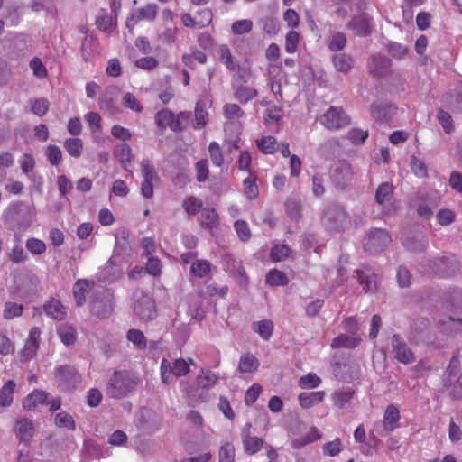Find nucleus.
I'll list each match as a JSON object with an SVG mask.
<instances>
[{
	"label": "nucleus",
	"instance_id": "f257e3e1",
	"mask_svg": "<svg viewBox=\"0 0 462 462\" xmlns=\"http://www.w3.org/2000/svg\"><path fill=\"white\" fill-rule=\"evenodd\" d=\"M137 385L136 378L127 371H115L106 385L108 397L121 399L132 393Z\"/></svg>",
	"mask_w": 462,
	"mask_h": 462
},
{
	"label": "nucleus",
	"instance_id": "f03ea898",
	"mask_svg": "<svg viewBox=\"0 0 462 462\" xmlns=\"http://www.w3.org/2000/svg\"><path fill=\"white\" fill-rule=\"evenodd\" d=\"M194 360L189 358L185 360L183 358H177L173 361H169L163 358L161 363V378L162 381L168 384L170 383L171 374L176 377H181L189 372V365H194Z\"/></svg>",
	"mask_w": 462,
	"mask_h": 462
},
{
	"label": "nucleus",
	"instance_id": "7ed1b4c3",
	"mask_svg": "<svg viewBox=\"0 0 462 462\" xmlns=\"http://www.w3.org/2000/svg\"><path fill=\"white\" fill-rule=\"evenodd\" d=\"M391 241V236L385 229L372 228L364 238V248L371 254H377L383 251Z\"/></svg>",
	"mask_w": 462,
	"mask_h": 462
},
{
	"label": "nucleus",
	"instance_id": "20e7f679",
	"mask_svg": "<svg viewBox=\"0 0 462 462\" xmlns=\"http://www.w3.org/2000/svg\"><path fill=\"white\" fill-rule=\"evenodd\" d=\"M323 221L328 228L340 231L349 225L350 217L343 207L332 205L325 210Z\"/></svg>",
	"mask_w": 462,
	"mask_h": 462
},
{
	"label": "nucleus",
	"instance_id": "39448f33",
	"mask_svg": "<svg viewBox=\"0 0 462 462\" xmlns=\"http://www.w3.org/2000/svg\"><path fill=\"white\" fill-rule=\"evenodd\" d=\"M114 295L108 290L97 293L90 304L91 313L100 319L108 318L114 311Z\"/></svg>",
	"mask_w": 462,
	"mask_h": 462
},
{
	"label": "nucleus",
	"instance_id": "423d86ee",
	"mask_svg": "<svg viewBox=\"0 0 462 462\" xmlns=\"http://www.w3.org/2000/svg\"><path fill=\"white\" fill-rule=\"evenodd\" d=\"M140 166L143 178L141 194L145 199H152L153 197V186L159 181V176L155 171L152 162L149 159H143Z\"/></svg>",
	"mask_w": 462,
	"mask_h": 462
},
{
	"label": "nucleus",
	"instance_id": "0eeeda50",
	"mask_svg": "<svg viewBox=\"0 0 462 462\" xmlns=\"http://www.w3.org/2000/svg\"><path fill=\"white\" fill-rule=\"evenodd\" d=\"M320 122L326 128L337 130L348 125L350 118L342 107L331 106L322 116Z\"/></svg>",
	"mask_w": 462,
	"mask_h": 462
},
{
	"label": "nucleus",
	"instance_id": "6e6552de",
	"mask_svg": "<svg viewBox=\"0 0 462 462\" xmlns=\"http://www.w3.org/2000/svg\"><path fill=\"white\" fill-rule=\"evenodd\" d=\"M222 266L241 286L245 287L247 285L248 278L240 260L236 259L231 254H225L222 256Z\"/></svg>",
	"mask_w": 462,
	"mask_h": 462
},
{
	"label": "nucleus",
	"instance_id": "1a4fd4ad",
	"mask_svg": "<svg viewBox=\"0 0 462 462\" xmlns=\"http://www.w3.org/2000/svg\"><path fill=\"white\" fill-rule=\"evenodd\" d=\"M352 177L351 166L346 162H335L330 168L331 180L338 189H344L347 186Z\"/></svg>",
	"mask_w": 462,
	"mask_h": 462
},
{
	"label": "nucleus",
	"instance_id": "9d476101",
	"mask_svg": "<svg viewBox=\"0 0 462 462\" xmlns=\"http://www.w3.org/2000/svg\"><path fill=\"white\" fill-rule=\"evenodd\" d=\"M392 353L402 364L408 365L415 361V355L407 343L399 335L395 334L391 339Z\"/></svg>",
	"mask_w": 462,
	"mask_h": 462
},
{
	"label": "nucleus",
	"instance_id": "9b49d317",
	"mask_svg": "<svg viewBox=\"0 0 462 462\" xmlns=\"http://www.w3.org/2000/svg\"><path fill=\"white\" fill-rule=\"evenodd\" d=\"M134 311L140 319L144 321L152 320L157 315L154 300L145 294H142L136 300L134 305Z\"/></svg>",
	"mask_w": 462,
	"mask_h": 462
},
{
	"label": "nucleus",
	"instance_id": "f8f14e48",
	"mask_svg": "<svg viewBox=\"0 0 462 462\" xmlns=\"http://www.w3.org/2000/svg\"><path fill=\"white\" fill-rule=\"evenodd\" d=\"M158 6L155 4H148L145 6H143L135 11H133L130 15L127 17L125 25L129 29V32H132L134 25L142 21L148 20L152 21L157 16Z\"/></svg>",
	"mask_w": 462,
	"mask_h": 462
},
{
	"label": "nucleus",
	"instance_id": "ddd939ff",
	"mask_svg": "<svg viewBox=\"0 0 462 462\" xmlns=\"http://www.w3.org/2000/svg\"><path fill=\"white\" fill-rule=\"evenodd\" d=\"M56 378L60 386L65 390H69L76 386L79 377L74 367L69 365L60 366L56 369Z\"/></svg>",
	"mask_w": 462,
	"mask_h": 462
},
{
	"label": "nucleus",
	"instance_id": "4468645a",
	"mask_svg": "<svg viewBox=\"0 0 462 462\" xmlns=\"http://www.w3.org/2000/svg\"><path fill=\"white\" fill-rule=\"evenodd\" d=\"M347 28L353 31L356 35L366 36L372 31L371 19L365 14H357L349 21Z\"/></svg>",
	"mask_w": 462,
	"mask_h": 462
},
{
	"label": "nucleus",
	"instance_id": "2eb2a0df",
	"mask_svg": "<svg viewBox=\"0 0 462 462\" xmlns=\"http://www.w3.org/2000/svg\"><path fill=\"white\" fill-rule=\"evenodd\" d=\"M356 273L365 293L375 292L377 291L380 282L378 274L373 273L371 270H356Z\"/></svg>",
	"mask_w": 462,
	"mask_h": 462
},
{
	"label": "nucleus",
	"instance_id": "dca6fc26",
	"mask_svg": "<svg viewBox=\"0 0 462 462\" xmlns=\"http://www.w3.org/2000/svg\"><path fill=\"white\" fill-rule=\"evenodd\" d=\"M355 393V390L351 387L341 388L335 391L331 394L333 405L340 410L347 409L353 401Z\"/></svg>",
	"mask_w": 462,
	"mask_h": 462
},
{
	"label": "nucleus",
	"instance_id": "f3484780",
	"mask_svg": "<svg viewBox=\"0 0 462 462\" xmlns=\"http://www.w3.org/2000/svg\"><path fill=\"white\" fill-rule=\"evenodd\" d=\"M15 435L21 442L28 444L33 435L34 427L33 422L29 419H21L16 421L15 424Z\"/></svg>",
	"mask_w": 462,
	"mask_h": 462
},
{
	"label": "nucleus",
	"instance_id": "a211bd4d",
	"mask_svg": "<svg viewBox=\"0 0 462 462\" xmlns=\"http://www.w3.org/2000/svg\"><path fill=\"white\" fill-rule=\"evenodd\" d=\"M231 88L235 98L241 104H246L258 96L257 90L246 84L233 83Z\"/></svg>",
	"mask_w": 462,
	"mask_h": 462
},
{
	"label": "nucleus",
	"instance_id": "6ab92c4d",
	"mask_svg": "<svg viewBox=\"0 0 462 462\" xmlns=\"http://www.w3.org/2000/svg\"><path fill=\"white\" fill-rule=\"evenodd\" d=\"M40 336L41 331L38 328L34 327L30 330L29 337L22 350L23 357L30 359L34 356L39 347Z\"/></svg>",
	"mask_w": 462,
	"mask_h": 462
},
{
	"label": "nucleus",
	"instance_id": "aec40b11",
	"mask_svg": "<svg viewBox=\"0 0 462 462\" xmlns=\"http://www.w3.org/2000/svg\"><path fill=\"white\" fill-rule=\"evenodd\" d=\"M260 366L259 360L251 353L243 354L240 356L237 371L240 374H254Z\"/></svg>",
	"mask_w": 462,
	"mask_h": 462
},
{
	"label": "nucleus",
	"instance_id": "412c9836",
	"mask_svg": "<svg viewBox=\"0 0 462 462\" xmlns=\"http://www.w3.org/2000/svg\"><path fill=\"white\" fill-rule=\"evenodd\" d=\"M223 115L228 121V123H226L224 125L226 131L230 124L239 123L240 119L244 117L245 112L237 104L226 103L223 106Z\"/></svg>",
	"mask_w": 462,
	"mask_h": 462
},
{
	"label": "nucleus",
	"instance_id": "4be33fe9",
	"mask_svg": "<svg viewBox=\"0 0 462 462\" xmlns=\"http://www.w3.org/2000/svg\"><path fill=\"white\" fill-rule=\"evenodd\" d=\"M401 419L398 408L393 405H388L383 415V426L384 430L391 432L398 427Z\"/></svg>",
	"mask_w": 462,
	"mask_h": 462
},
{
	"label": "nucleus",
	"instance_id": "5701e85b",
	"mask_svg": "<svg viewBox=\"0 0 462 462\" xmlns=\"http://www.w3.org/2000/svg\"><path fill=\"white\" fill-rule=\"evenodd\" d=\"M242 444L244 451L248 455H254L266 446L263 439L253 435L242 438Z\"/></svg>",
	"mask_w": 462,
	"mask_h": 462
},
{
	"label": "nucleus",
	"instance_id": "b1692460",
	"mask_svg": "<svg viewBox=\"0 0 462 462\" xmlns=\"http://www.w3.org/2000/svg\"><path fill=\"white\" fill-rule=\"evenodd\" d=\"M373 117L380 122L390 120L395 113V107L389 104H374L372 106Z\"/></svg>",
	"mask_w": 462,
	"mask_h": 462
},
{
	"label": "nucleus",
	"instance_id": "393cba45",
	"mask_svg": "<svg viewBox=\"0 0 462 462\" xmlns=\"http://www.w3.org/2000/svg\"><path fill=\"white\" fill-rule=\"evenodd\" d=\"M45 313L53 319L63 320L66 318V308L57 300L52 299L44 305Z\"/></svg>",
	"mask_w": 462,
	"mask_h": 462
},
{
	"label": "nucleus",
	"instance_id": "a878e982",
	"mask_svg": "<svg viewBox=\"0 0 462 462\" xmlns=\"http://www.w3.org/2000/svg\"><path fill=\"white\" fill-rule=\"evenodd\" d=\"M48 401V393L44 391L35 390L30 393L23 402V407L27 411H32L40 404Z\"/></svg>",
	"mask_w": 462,
	"mask_h": 462
},
{
	"label": "nucleus",
	"instance_id": "bb28decb",
	"mask_svg": "<svg viewBox=\"0 0 462 462\" xmlns=\"http://www.w3.org/2000/svg\"><path fill=\"white\" fill-rule=\"evenodd\" d=\"M325 393L317 391L311 393H301L299 395L300 405L304 409H309L313 405L321 402L324 400Z\"/></svg>",
	"mask_w": 462,
	"mask_h": 462
},
{
	"label": "nucleus",
	"instance_id": "cd10ccee",
	"mask_svg": "<svg viewBox=\"0 0 462 462\" xmlns=\"http://www.w3.org/2000/svg\"><path fill=\"white\" fill-rule=\"evenodd\" d=\"M199 222L201 226L213 229L217 226L219 224V218L215 208H205L201 211V215L199 217Z\"/></svg>",
	"mask_w": 462,
	"mask_h": 462
},
{
	"label": "nucleus",
	"instance_id": "c85d7f7f",
	"mask_svg": "<svg viewBox=\"0 0 462 462\" xmlns=\"http://www.w3.org/2000/svg\"><path fill=\"white\" fill-rule=\"evenodd\" d=\"M90 282L88 280H78L73 286V294L78 306H82L89 291Z\"/></svg>",
	"mask_w": 462,
	"mask_h": 462
},
{
	"label": "nucleus",
	"instance_id": "c756f323",
	"mask_svg": "<svg viewBox=\"0 0 462 462\" xmlns=\"http://www.w3.org/2000/svg\"><path fill=\"white\" fill-rule=\"evenodd\" d=\"M393 197V187L390 182H383L381 183L376 191H375V200L376 202L383 206L391 202Z\"/></svg>",
	"mask_w": 462,
	"mask_h": 462
},
{
	"label": "nucleus",
	"instance_id": "7c9ffc66",
	"mask_svg": "<svg viewBox=\"0 0 462 462\" xmlns=\"http://www.w3.org/2000/svg\"><path fill=\"white\" fill-rule=\"evenodd\" d=\"M16 384L14 381L8 380L0 389V406L9 407L14 402V393Z\"/></svg>",
	"mask_w": 462,
	"mask_h": 462
},
{
	"label": "nucleus",
	"instance_id": "2f4dec72",
	"mask_svg": "<svg viewBox=\"0 0 462 462\" xmlns=\"http://www.w3.org/2000/svg\"><path fill=\"white\" fill-rule=\"evenodd\" d=\"M218 380V375L210 370H201L197 376V384L202 389L212 388Z\"/></svg>",
	"mask_w": 462,
	"mask_h": 462
},
{
	"label": "nucleus",
	"instance_id": "473e14b6",
	"mask_svg": "<svg viewBox=\"0 0 462 462\" xmlns=\"http://www.w3.org/2000/svg\"><path fill=\"white\" fill-rule=\"evenodd\" d=\"M258 149L264 154H273L278 150V143L273 136H263L255 141Z\"/></svg>",
	"mask_w": 462,
	"mask_h": 462
},
{
	"label": "nucleus",
	"instance_id": "72a5a7b5",
	"mask_svg": "<svg viewBox=\"0 0 462 462\" xmlns=\"http://www.w3.org/2000/svg\"><path fill=\"white\" fill-rule=\"evenodd\" d=\"M252 329L256 332L263 339L268 340L273 330V323L270 319H263L254 322Z\"/></svg>",
	"mask_w": 462,
	"mask_h": 462
},
{
	"label": "nucleus",
	"instance_id": "f704fd0d",
	"mask_svg": "<svg viewBox=\"0 0 462 462\" xmlns=\"http://www.w3.org/2000/svg\"><path fill=\"white\" fill-rule=\"evenodd\" d=\"M360 343V339L348 335L341 334L331 342L332 348H355Z\"/></svg>",
	"mask_w": 462,
	"mask_h": 462
},
{
	"label": "nucleus",
	"instance_id": "c9c22d12",
	"mask_svg": "<svg viewBox=\"0 0 462 462\" xmlns=\"http://www.w3.org/2000/svg\"><path fill=\"white\" fill-rule=\"evenodd\" d=\"M236 72L232 76L231 85L233 83L246 84L252 77V69L248 65H236Z\"/></svg>",
	"mask_w": 462,
	"mask_h": 462
},
{
	"label": "nucleus",
	"instance_id": "e433bc0d",
	"mask_svg": "<svg viewBox=\"0 0 462 462\" xmlns=\"http://www.w3.org/2000/svg\"><path fill=\"white\" fill-rule=\"evenodd\" d=\"M195 129L203 128L208 123V112L206 110V103L202 100H199L195 106Z\"/></svg>",
	"mask_w": 462,
	"mask_h": 462
},
{
	"label": "nucleus",
	"instance_id": "4c0bfd02",
	"mask_svg": "<svg viewBox=\"0 0 462 462\" xmlns=\"http://www.w3.org/2000/svg\"><path fill=\"white\" fill-rule=\"evenodd\" d=\"M115 156L117 158L124 169L127 168V164L132 161V150L126 143L118 144L115 151Z\"/></svg>",
	"mask_w": 462,
	"mask_h": 462
},
{
	"label": "nucleus",
	"instance_id": "58836bf2",
	"mask_svg": "<svg viewBox=\"0 0 462 462\" xmlns=\"http://www.w3.org/2000/svg\"><path fill=\"white\" fill-rule=\"evenodd\" d=\"M61 342L66 346L73 345L76 340V329L68 324L60 326L57 329Z\"/></svg>",
	"mask_w": 462,
	"mask_h": 462
},
{
	"label": "nucleus",
	"instance_id": "ea45409f",
	"mask_svg": "<svg viewBox=\"0 0 462 462\" xmlns=\"http://www.w3.org/2000/svg\"><path fill=\"white\" fill-rule=\"evenodd\" d=\"M211 271V263L207 260H196L191 263L190 273L198 278L207 277Z\"/></svg>",
	"mask_w": 462,
	"mask_h": 462
},
{
	"label": "nucleus",
	"instance_id": "a19ab883",
	"mask_svg": "<svg viewBox=\"0 0 462 462\" xmlns=\"http://www.w3.org/2000/svg\"><path fill=\"white\" fill-rule=\"evenodd\" d=\"M182 207L187 215L193 216L202 211L203 202L197 197L189 196L183 200Z\"/></svg>",
	"mask_w": 462,
	"mask_h": 462
},
{
	"label": "nucleus",
	"instance_id": "79ce46f5",
	"mask_svg": "<svg viewBox=\"0 0 462 462\" xmlns=\"http://www.w3.org/2000/svg\"><path fill=\"white\" fill-rule=\"evenodd\" d=\"M390 64L391 61L389 59L380 55L374 56L372 59L370 69L375 76L381 77L384 73V70H386L390 67Z\"/></svg>",
	"mask_w": 462,
	"mask_h": 462
},
{
	"label": "nucleus",
	"instance_id": "37998d69",
	"mask_svg": "<svg viewBox=\"0 0 462 462\" xmlns=\"http://www.w3.org/2000/svg\"><path fill=\"white\" fill-rule=\"evenodd\" d=\"M64 147L68 153L74 157L79 158L83 152V143L79 138H69L64 142Z\"/></svg>",
	"mask_w": 462,
	"mask_h": 462
},
{
	"label": "nucleus",
	"instance_id": "c03bdc74",
	"mask_svg": "<svg viewBox=\"0 0 462 462\" xmlns=\"http://www.w3.org/2000/svg\"><path fill=\"white\" fill-rule=\"evenodd\" d=\"M333 64L337 71L346 73L352 68V59L344 53L333 57Z\"/></svg>",
	"mask_w": 462,
	"mask_h": 462
},
{
	"label": "nucleus",
	"instance_id": "a18cd8bd",
	"mask_svg": "<svg viewBox=\"0 0 462 462\" xmlns=\"http://www.w3.org/2000/svg\"><path fill=\"white\" fill-rule=\"evenodd\" d=\"M266 283L271 286H283L288 283V278L284 273L274 269L267 273Z\"/></svg>",
	"mask_w": 462,
	"mask_h": 462
},
{
	"label": "nucleus",
	"instance_id": "49530a36",
	"mask_svg": "<svg viewBox=\"0 0 462 462\" xmlns=\"http://www.w3.org/2000/svg\"><path fill=\"white\" fill-rule=\"evenodd\" d=\"M23 306L15 302L7 301L4 305L3 317L5 319H12L23 314Z\"/></svg>",
	"mask_w": 462,
	"mask_h": 462
},
{
	"label": "nucleus",
	"instance_id": "de8ad7c7",
	"mask_svg": "<svg viewBox=\"0 0 462 462\" xmlns=\"http://www.w3.org/2000/svg\"><path fill=\"white\" fill-rule=\"evenodd\" d=\"M441 329L448 335H454L462 331V319L448 318L443 321Z\"/></svg>",
	"mask_w": 462,
	"mask_h": 462
},
{
	"label": "nucleus",
	"instance_id": "09e8293b",
	"mask_svg": "<svg viewBox=\"0 0 462 462\" xmlns=\"http://www.w3.org/2000/svg\"><path fill=\"white\" fill-rule=\"evenodd\" d=\"M126 337L139 349H144L147 346V340L143 333L139 329L128 330Z\"/></svg>",
	"mask_w": 462,
	"mask_h": 462
},
{
	"label": "nucleus",
	"instance_id": "8fccbe9b",
	"mask_svg": "<svg viewBox=\"0 0 462 462\" xmlns=\"http://www.w3.org/2000/svg\"><path fill=\"white\" fill-rule=\"evenodd\" d=\"M288 217L292 220H298L301 216V204L298 199H289L285 203Z\"/></svg>",
	"mask_w": 462,
	"mask_h": 462
},
{
	"label": "nucleus",
	"instance_id": "3c124183",
	"mask_svg": "<svg viewBox=\"0 0 462 462\" xmlns=\"http://www.w3.org/2000/svg\"><path fill=\"white\" fill-rule=\"evenodd\" d=\"M346 37L343 32H336L328 41V47L332 51H339L345 48Z\"/></svg>",
	"mask_w": 462,
	"mask_h": 462
},
{
	"label": "nucleus",
	"instance_id": "603ef678",
	"mask_svg": "<svg viewBox=\"0 0 462 462\" xmlns=\"http://www.w3.org/2000/svg\"><path fill=\"white\" fill-rule=\"evenodd\" d=\"M208 152L212 163L221 167L224 163V156L220 145L217 142H211L208 146Z\"/></svg>",
	"mask_w": 462,
	"mask_h": 462
},
{
	"label": "nucleus",
	"instance_id": "864d4df0",
	"mask_svg": "<svg viewBox=\"0 0 462 462\" xmlns=\"http://www.w3.org/2000/svg\"><path fill=\"white\" fill-rule=\"evenodd\" d=\"M197 29H202L210 24L213 19V13L209 8H204L197 12Z\"/></svg>",
	"mask_w": 462,
	"mask_h": 462
},
{
	"label": "nucleus",
	"instance_id": "5fc2aeb1",
	"mask_svg": "<svg viewBox=\"0 0 462 462\" xmlns=\"http://www.w3.org/2000/svg\"><path fill=\"white\" fill-rule=\"evenodd\" d=\"M321 383V379L313 373L303 375L299 380V386L302 389H312L318 387Z\"/></svg>",
	"mask_w": 462,
	"mask_h": 462
},
{
	"label": "nucleus",
	"instance_id": "6e6d98bb",
	"mask_svg": "<svg viewBox=\"0 0 462 462\" xmlns=\"http://www.w3.org/2000/svg\"><path fill=\"white\" fill-rule=\"evenodd\" d=\"M253 29V22L248 19L236 21L232 26V32L236 35H243L248 33Z\"/></svg>",
	"mask_w": 462,
	"mask_h": 462
},
{
	"label": "nucleus",
	"instance_id": "4d7b16f0",
	"mask_svg": "<svg viewBox=\"0 0 462 462\" xmlns=\"http://www.w3.org/2000/svg\"><path fill=\"white\" fill-rule=\"evenodd\" d=\"M437 118L446 134H451L454 131L453 120L449 113L443 109H439Z\"/></svg>",
	"mask_w": 462,
	"mask_h": 462
},
{
	"label": "nucleus",
	"instance_id": "13d9d810",
	"mask_svg": "<svg viewBox=\"0 0 462 462\" xmlns=\"http://www.w3.org/2000/svg\"><path fill=\"white\" fill-rule=\"evenodd\" d=\"M31 111L38 116H44L49 110V102L45 98H36L30 101Z\"/></svg>",
	"mask_w": 462,
	"mask_h": 462
},
{
	"label": "nucleus",
	"instance_id": "bf43d9fd",
	"mask_svg": "<svg viewBox=\"0 0 462 462\" xmlns=\"http://www.w3.org/2000/svg\"><path fill=\"white\" fill-rule=\"evenodd\" d=\"M96 23L99 30L109 32L116 27V19L114 20L111 16L104 14L97 18Z\"/></svg>",
	"mask_w": 462,
	"mask_h": 462
},
{
	"label": "nucleus",
	"instance_id": "052dcab7",
	"mask_svg": "<svg viewBox=\"0 0 462 462\" xmlns=\"http://www.w3.org/2000/svg\"><path fill=\"white\" fill-rule=\"evenodd\" d=\"M402 244L407 249L411 251H421L424 250L427 243L422 236H418L415 237V241H411L410 237H403Z\"/></svg>",
	"mask_w": 462,
	"mask_h": 462
},
{
	"label": "nucleus",
	"instance_id": "680f3d73",
	"mask_svg": "<svg viewBox=\"0 0 462 462\" xmlns=\"http://www.w3.org/2000/svg\"><path fill=\"white\" fill-rule=\"evenodd\" d=\"M46 156L53 166L60 165L62 161V152L57 145H49L46 149Z\"/></svg>",
	"mask_w": 462,
	"mask_h": 462
},
{
	"label": "nucleus",
	"instance_id": "e2e57ef3",
	"mask_svg": "<svg viewBox=\"0 0 462 462\" xmlns=\"http://www.w3.org/2000/svg\"><path fill=\"white\" fill-rule=\"evenodd\" d=\"M397 283L401 288H408L411 284V272L405 266H400L396 274Z\"/></svg>",
	"mask_w": 462,
	"mask_h": 462
},
{
	"label": "nucleus",
	"instance_id": "0e129e2a",
	"mask_svg": "<svg viewBox=\"0 0 462 462\" xmlns=\"http://www.w3.org/2000/svg\"><path fill=\"white\" fill-rule=\"evenodd\" d=\"M234 228L239 237V239L243 242H246L251 237V231L248 224L244 220H237L234 224Z\"/></svg>",
	"mask_w": 462,
	"mask_h": 462
},
{
	"label": "nucleus",
	"instance_id": "69168bd1",
	"mask_svg": "<svg viewBox=\"0 0 462 462\" xmlns=\"http://www.w3.org/2000/svg\"><path fill=\"white\" fill-rule=\"evenodd\" d=\"M122 104L126 108H129L136 113H140L143 110V106L141 103L137 100L134 94L129 92L124 95Z\"/></svg>",
	"mask_w": 462,
	"mask_h": 462
},
{
	"label": "nucleus",
	"instance_id": "338daca9",
	"mask_svg": "<svg viewBox=\"0 0 462 462\" xmlns=\"http://www.w3.org/2000/svg\"><path fill=\"white\" fill-rule=\"evenodd\" d=\"M291 253V249L286 245H276L271 251V258L275 262L285 260Z\"/></svg>",
	"mask_w": 462,
	"mask_h": 462
},
{
	"label": "nucleus",
	"instance_id": "774afa93",
	"mask_svg": "<svg viewBox=\"0 0 462 462\" xmlns=\"http://www.w3.org/2000/svg\"><path fill=\"white\" fill-rule=\"evenodd\" d=\"M235 448L231 443H226L219 450V462H234Z\"/></svg>",
	"mask_w": 462,
	"mask_h": 462
}]
</instances>
